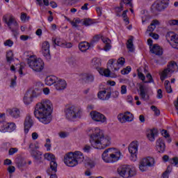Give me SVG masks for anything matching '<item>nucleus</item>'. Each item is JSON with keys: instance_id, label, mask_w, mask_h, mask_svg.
<instances>
[{"instance_id": "obj_23", "label": "nucleus", "mask_w": 178, "mask_h": 178, "mask_svg": "<svg viewBox=\"0 0 178 178\" xmlns=\"http://www.w3.org/2000/svg\"><path fill=\"white\" fill-rule=\"evenodd\" d=\"M58 81V77L51 75L47 76L44 81L47 86H52L53 84H56V81Z\"/></svg>"}, {"instance_id": "obj_28", "label": "nucleus", "mask_w": 178, "mask_h": 178, "mask_svg": "<svg viewBox=\"0 0 178 178\" xmlns=\"http://www.w3.org/2000/svg\"><path fill=\"white\" fill-rule=\"evenodd\" d=\"M170 74H172V73L168 68L164 69L163 72L160 73L161 81H163L167 77H170Z\"/></svg>"}, {"instance_id": "obj_51", "label": "nucleus", "mask_w": 178, "mask_h": 178, "mask_svg": "<svg viewBox=\"0 0 178 178\" xmlns=\"http://www.w3.org/2000/svg\"><path fill=\"white\" fill-rule=\"evenodd\" d=\"M170 163L172 165L174 164L175 166H177L178 168V157H174L170 159Z\"/></svg>"}, {"instance_id": "obj_27", "label": "nucleus", "mask_w": 178, "mask_h": 178, "mask_svg": "<svg viewBox=\"0 0 178 178\" xmlns=\"http://www.w3.org/2000/svg\"><path fill=\"white\" fill-rule=\"evenodd\" d=\"M156 134V129H152L147 131V137L149 141H155V135Z\"/></svg>"}, {"instance_id": "obj_61", "label": "nucleus", "mask_w": 178, "mask_h": 178, "mask_svg": "<svg viewBox=\"0 0 178 178\" xmlns=\"http://www.w3.org/2000/svg\"><path fill=\"white\" fill-rule=\"evenodd\" d=\"M5 47H12L13 45V41L8 40L4 42Z\"/></svg>"}, {"instance_id": "obj_39", "label": "nucleus", "mask_w": 178, "mask_h": 178, "mask_svg": "<svg viewBox=\"0 0 178 178\" xmlns=\"http://www.w3.org/2000/svg\"><path fill=\"white\" fill-rule=\"evenodd\" d=\"M123 1H122L120 3V6L119 7H116L115 8V13H116V16H118V17H120V12H122L123 10Z\"/></svg>"}, {"instance_id": "obj_1", "label": "nucleus", "mask_w": 178, "mask_h": 178, "mask_svg": "<svg viewBox=\"0 0 178 178\" xmlns=\"http://www.w3.org/2000/svg\"><path fill=\"white\" fill-rule=\"evenodd\" d=\"M52 102L49 99H43L36 104L34 115L43 124H49L52 120Z\"/></svg>"}, {"instance_id": "obj_30", "label": "nucleus", "mask_w": 178, "mask_h": 178, "mask_svg": "<svg viewBox=\"0 0 178 178\" xmlns=\"http://www.w3.org/2000/svg\"><path fill=\"white\" fill-rule=\"evenodd\" d=\"M24 102L26 105H29V104H31L33 102V95H31V93L26 92L24 97Z\"/></svg>"}, {"instance_id": "obj_59", "label": "nucleus", "mask_w": 178, "mask_h": 178, "mask_svg": "<svg viewBox=\"0 0 178 178\" xmlns=\"http://www.w3.org/2000/svg\"><path fill=\"white\" fill-rule=\"evenodd\" d=\"M127 92V86L123 85L121 86V94L124 95Z\"/></svg>"}, {"instance_id": "obj_63", "label": "nucleus", "mask_w": 178, "mask_h": 178, "mask_svg": "<svg viewBox=\"0 0 178 178\" xmlns=\"http://www.w3.org/2000/svg\"><path fill=\"white\" fill-rule=\"evenodd\" d=\"M163 97V95H162V89H159L157 90V98H159V99H161Z\"/></svg>"}, {"instance_id": "obj_16", "label": "nucleus", "mask_w": 178, "mask_h": 178, "mask_svg": "<svg viewBox=\"0 0 178 178\" xmlns=\"http://www.w3.org/2000/svg\"><path fill=\"white\" fill-rule=\"evenodd\" d=\"M33 124H34V122L33 121L31 116L30 115H26V117L25 118L24 123V132L26 133V134H27L30 129L33 127Z\"/></svg>"}, {"instance_id": "obj_54", "label": "nucleus", "mask_w": 178, "mask_h": 178, "mask_svg": "<svg viewBox=\"0 0 178 178\" xmlns=\"http://www.w3.org/2000/svg\"><path fill=\"white\" fill-rule=\"evenodd\" d=\"M83 26H90V18H85L81 19Z\"/></svg>"}, {"instance_id": "obj_13", "label": "nucleus", "mask_w": 178, "mask_h": 178, "mask_svg": "<svg viewBox=\"0 0 178 178\" xmlns=\"http://www.w3.org/2000/svg\"><path fill=\"white\" fill-rule=\"evenodd\" d=\"M128 149L131 157L134 158L132 160L136 161L137 159V152H138V142L133 141L131 143Z\"/></svg>"}, {"instance_id": "obj_20", "label": "nucleus", "mask_w": 178, "mask_h": 178, "mask_svg": "<svg viewBox=\"0 0 178 178\" xmlns=\"http://www.w3.org/2000/svg\"><path fill=\"white\" fill-rule=\"evenodd\" d=\"M111 91L102 90L98 92L97 97L102 101H108L111 98Z\"/></svg>"}, {"instance_id": "obj_42", "label": "nucleus", "mask_w": 178, "mask_h": 178, "mask_svg": "<svg viewBox=\"0 0 178 178\" xmlns=\"http://www.w3.org/2000/svg\"><path fill=\"white\" fill-rule=\"evenodd\" d=\"M125 118L127 122H133V119H134V115H133L131 113L127 111L125 113Z\"/></svg>"}, {"instance_id": "obj_3", "label": "nucleus", "mask_w": 178, "mask_h": 178, "mask_svg": "<svg viewBox=\"0 0 178 178\" xmlns=\"http://www.w3.org/2000/svg\"><path fill=\"white\" fill-rule=\"evenodd\" d=\"M84 161V154L80 151L70 152L64 156L63 162L69 168H74Z\"/></svg>"}, {"instance_id": "obj_60", "label": "nucleus", "mask_w": 178, "mask_h": 178, "mask_svg": "<svg viewBox=\"0 0 178 178\" xmlns=\"http://www.w3.org/2000/svg\"><path fill=\"white\" fill-rule=\"evenodd\" d=\"M83 151L85 152V154H88L90 152V145H86L83 146Z\"/></svg>"}, {"instance_id": "obj_53", "label": "nucleus", "mask_w": 178, "mask_h": 178, "mask_svg": "<svg viewBox=\"0 0 178 178\" xmlns=\"http://www.w3.org/2000/svg\"><path fill=\"white\" fill-rule=\"evenodd\" d=\"M58 136L60 138H66V137L69 136V133L61 131L58 134Z\"/></svg>"}, {"instance_id": "obj_64", "label": "nucleus", "mask_w": 178, "mask_h": 178, "mask_svg": "<svg viewBox=\"0 0 178 178\" xmlns=\"http://www.w3.org/2000/svg\"><path fill=\"white\" fill-rule=\"evenodd\" d=\"M104 46V51H108L111 48H112V46L111 45V42L105 43Z\"/></svg>"}, {"instance_id": "obj_26", "label": "nucleus", "mask_w": 178, "mask_h": 178, "mask_svg": "<svg viewBox=\"0 0 178 178\" xmlns=\"http://www.w3.org/2000/svg\"><path fill=\"white\" fill-rule=\"evenodd\" d=\"M15 163L18 169H22L23 166H25L26 164V161L22 156H18L15 159Z\"/></svg>"}, {"instance_id": "obj_14", "label": "nucleus", "mask_w": 178, "mask_h": 178, "mask_svg": "<svg viewBox=\"0 0 178 178\" xmlns=\"http://www.w3.org/2000/svg\"><path fill=\"white\" fill-rule=\"evenodd\" d=\"M90 116L92 119V120H95V122H100L101 123H106V117L104 115V114L93 111L90 112Z\"/></svg>"}, {"instance_id": "obj_6", "label": "nucleus", "mask_w": 178, "mask_h": 178, "mask_svg": "<svg viewBox=\"0 0 178 178\" xmlns=\"http://www.w3.org/2000/svg\"><path fill=\"white\" fill-rule=\"evenodd\" d=\"M118 173L121 177L129 178L134 177L137 175L136 168L130 165H122L118 168Z\"/></svg>"}, {"instance_id": "obj_35", "label": "nucleus", "mask_w": 178, "mask_h": 178, "mask_svg": "<svg viewBox=\"0 0 178 178\" xmlns=\"http://www.w3.org/2000/svg\"><path fill=\"white\" fill-rule=\"evenodd\" d=\"M167 68L171 73H173V72H176L178 69L177 64L174 61L171 62Z\"/></svg>"}, {"instance_id": "obj_15", "label": "nucleus", "mask_w": 178, "mask_h": 178, "mask_svg": "<svg viewBox=\"0 0 178 178\" xmlns=\"http://www.w3.org/2000/svg\"><path fill=\"white\" fill-rule=\"evenodd\" d=\"M49 42L44 41L42 43V54L47 59H51V52L49 51Z\"/></svg>"}, {"instance_id": "obj_29", "label": "nucleus", "mask_w": 178, "mask_h": 178, "mask_svg": "<svg viewBox=\"0 0 178 178\" xmlns=\"http://www.w3.org/2000/svg\"><path fill=\"white\" fill-rule=\"evenodd\" d=\"M98 71L99 74H101L102 76H105V77H111V70L109 68H99Z\"/></svg>"}, {"instance_id": "obj_47", "label": "nucleus", "mask_w": 178, "mask_h": 178, "mask_svg": "<svg viewBox=\"0 0 178 178\" xmlns=\"http://www.w3.org/2000/svg\"><path fill=\"white\" fill-rule=\"evenodd\" d=\"M151 109L152 111H154V115H156V116H159V115H161V111L159 109H158V108H156V106H152Z\"/></svg>"}, {"instance_id": "obj_44", "label": "nucleus", "mask_w": 178, "mask_h": 178, "mask_svg": "<svg viewBox=\"0 0 178 178\" xmlns=\"http://www.w3.org/2000/svg\"><path fill=\"white\" fill-rule=\"evenodd\" d=\"M118 119L121 123H126L127 122L125 114H119L118 116Z\"/></svg>"}, {"instance_id": "obj_4", "label": "nucleus", "mask_w": 178, "mask_h": 178, "mask_svg": "<svg viewBox=\"0 0 178 178\" xmlns=\"http://www.w3.org/2000/svg\"><path fill=\"white\" fill-rule=\"evenodd\" d=\"M64 113L66 119L71 122H74L76 119H80L83 115V110L81 108L74 105L66 106Z\"/></svg>"}, {"instance_id": "obj_24", "label": "nucleus", "mask_w": 178, "mask_h": 178, "mask_svg": "<svg viewBox=\"0 0 178 178\" xmlns=\"http://www.w3.org/2000/svg\"><path fill=\"white\" fill-rule=\"evenodd\" d=\"M150 52L152 54H154L155 55L161 56L163 54V51H162V49L159 45L154 44L152 48L150 47Z\"/></svg>"}, {"instance_id": "obj_46", "label": "nucleus", "mask_w": 178, "mask_h": 178, "mask_svg": "<svg viewBox=\"0 0 178 178\" xmlns=\"http://www.w3.org/2000/svg\"><path fill=\"white\" fill-rule=\"evenodd\" d=\"M45 148H47V151H51V139L47 138L46 139V143L44 145Z\"/></svg>"}, {"instance_id": "obj_37", "label": "nucleus", "mask_w": 178, "mask_h": 178, "mask_svg": "<svg viewBox=\"0 0 178 178\" xmlns=\"http://www.w3.org/2000/svg\"><path fill=\"white\" fill-rule=\"evenodd\" d=\"M139 90L140 91V96L141 97L142 99H147V94L145 93V87L144 86L140 85L139 87Z\"/></svg>"}, {"instance_id": "obj_49", "label": "nucleus", "mask_w": 178, "mask_h": 178, "mask_svg": "<svg viewBox=\"0 0 178 178\" xmlns=\"http://www.w3.org/2000/svg\"><path fill=\"white\" fill-rule=\"evenodd\" d=\"M115 62H116V59H113V58H112V59H110L109 60H108V63H107V65H108V67H109V68H111V70L113 69V63H115Z\"/></svg>"}, {"instance_id": "obj_10", "label": "nucleus", "mask_w": 178, "mask_h": 178, "mask_svg": "<svg viewBox=\"0 0 178 178\" xmlns=\"http://www.w3.org/2000/svg\"><path fill=\"white\" fill-rule=\"evenodd\" d=\"M168 6H169V0H158L152 6V9L161 12V10H165Z\"/></svg>"}, {"instance_id": "obj_9", "label": "nucleus", "mask_w": 178, "mask_h": 178, "mask_svg": "<svg viewBox=\"0 0 178 178\" xmlns=\"http://www.w3.org/2000/svg\"><path fill=\"white\" fill-rule=\"evenodd\" d=\"M3 22H5V23H6L10 30H11V31H13V33H16V31L19 30V24H17V22H16V19H15V17H13V16H10L8 20L6 16L4 15L3 17Z\"/></svg>"}, {"instance_id": "obj_45", "label": "nucleus", "mask_w": 178, "mask_h": 178, "mask_svg": "<svg viewBox=\"0 0 178 178\" xmlns=\"http://www.w3.org/2000/svg\"><path fill=\"white\" fill-rule=\"evenodd\" d=\"M130 72H131V67L130 66H127V67L121 70L122 74H129Z\"/></svg>"}, {"instance_id": "obj_40", "label": "nucleus", "mask_w": 178, "mask_h": 178, "mask_svg": "<svg viewBox=\"0 0 178 178\" xmlns=\"http://www.w3.org/2000/svg\"><path fill=\"white\" fill-rule=\"evenodd\" d=\"M170 45L175 49H178V35L175 36V38L172 42H170Z\"/></svg>"}, {"instance_id": "obj_41", "label": "nucleus", "mask_w": 178, "mask_h": 178, "mask_svg": "<svg viewBox=\"0 0 178 178\" xmlns=\"http://www.w3.org/2000/svg\"><path fill=\"white\" fill-rule=\"evenodd\" d=\"M41 152H32V156L35 159L36 161H41L42 159V157L41 156Z\"/></svg>"}, {"instance_id": "obj_50", "label": "nucleus", "mask_w": 178, "mask_h": 178, "mask_svg": "<svg viewBox=\"0 0 178 178\" xmlns=\"http://www.w3.org/2000/svg\"><path fill=\"white\" fill-rule=\"evenodd\" d=\"M47 172L50 176V178H58V176H56V174H54L56 172H52V170H51V168L47 170Z\"/></svg>"}, {"instance_id": "obj_36", "label": "nucleus", "mask_w": 178, "mask_h": 178, "mask_svg": "<svg viewBox=\"0 0 178 178\" xmlns=\"http://www.w3.org/2000/svg\"><path fill=\"white\" fill-rule=\"evenodd\" d=\"M16 130V124L13 122H7V133H12Z\"/></svg>"}, {"instance_id": "obj_31", "label": "nucleus", "mask_w": 178, "mask_h": 178, "mask_svg": "<svg viewBox=\"0 0 178 178\" xmlns=\"http://www.w3.org/2000/svg\"><path fill=\"white\" fill-rule=\"evenodd\" d=\"M177 37V35L175 34L173 32H168L165 35V38L168 42H172Z\"/></svg>"}, {"instance_id": "obj_18", "label": "nucleus", "mask_w": 178, "mask_h": 178, "mask_svg": "<svg viewBox=\"0 0 178 178\" xmlns=\"http://www.w3.org/2000/svg\"><path fill=\"white\" fill-rule=\"evenodd\" d=\"M54 87L56 90H57L58 91H60L62 90H65V88L67 87V83H66V81H65L64 79L57 78V81L54 84Z\"/></svg>"}, {"instance_id": "obj_25", "label": "nucleus", "mask_w": 178, "mask_h": 178, "mask_svg": "<svg viewBox=\"0 0 178 178\" xmlns=\"http://www.w3.org/2000/svg\"><path fill=\"white\" fill-rule=\"evenodd\" d=\"M79 49L81 52H86L90 49V43L88 42H81L79 44Z\"/></svg>"}, {"instance_id": "obj_17", "label": "nucleus", "mask_w": 178, "mask_h": 178, "mask_svg": "<svg viewBox=\"0 0 178 178\" xmlns=\"http://www.w3.org/2000/svg\"><path fill=\"white\" fill-rule=\"evenodd\" d=\"M53 42L55 44V45L61 47L62 48H72V47H73L72 42H63L62 39L59 38H56V39L53 40Z\"/></svg>"}, {"instance_id": "obj_7", "label": "nucleus", "mask_w": 178, "mask_h": 178, "mask_svg": "<svg viewBox=\"0 0 178 178\" xmlns=\"http://www.w3.org/2000/svg\"><path fill=\"white\" fill-rule=\"evenodd\" d=\"M28 65L34 72H40L44 70V61L41 58L30 57L28 60Z\"/></svg>"}, {"instance_id": "obj_38", "label": "nucleus", "mask_w": 178, "mask_h": 178, "mask_svg": "<svg viewBox=\"0 0 178 178\" xmlns=\"http://www.w3.org/2000/svg\"><path fill=\"white\" fill-rule=\"evenodd\" d=\"M7 124L6 122H0V131L1 133H7Z\"/></svg>"}, {"instance_id": "obj_52", "label": "nucleus", "mask_w": 178, "mask_h": 178, "mask_svg": "<svg viewBox=\"0 0 178 178\" xmlns=\"http://www.w3.org/2000/svg\"><path fill=\"white\" fill-rule=\"evenodd\" d=\"M95 165H97V159H92L90 161V168H95Z\"/></svg>"}, {"instance_id": "obj_22", "label": "nucleus", "mask_w": 178, "mask_h": 178, "mask_svg": "<svg viewBox=\"0 0 178 178\" xmlns=\"http://www.w3.org/2000/svg\"><path fill=\"white\" fill-rule=\"evenodd\" d=\"M8 113L11 116L12 118H14L15 119H17L18 118H20V110L17 108H13L12 109L7 110Z\"/></svg>"}, {"instance_id": "obj_2", "label": "nucleus", "mask_w": 178, "mask_h": 178, "mask_svg": "<svg viewBox=\"0 0 178 178\" xmlns=\"http://www.w3.org/2000/svg\"><path fill=\"white\" fill-rule=\"evenodd\" d=\"M92 134L90 135V144L93 148L96 149H103L111 145V137L105 136L104 131L99 127L90 129Z\"/></svg>"}, {"instance_id": "obj_55", "label": "nucleus", "mask_w": 178, "mask_h": 178, "mask_svg": "<svg viewBox=\"0 0 178 178\" xmlns=\"http://www.w3.org/2000/svg\"><path fill=\"white\" fill-rule=\"evenodd\" d=\"M168 24H170V26H177L178 20L171 19V20L168 21Z\"/></svg>"}, {"instance_id": "obj_8", "label": "nucleus", "mask_w": 178, "mask_h": 178, "mask_svg": "<svg viewBox=\"0 0 178 178\" xmlns=\"http://www.w3.org/2000/svg\"><path fill=\"white\" fill-rule=\"evenodd\" d=\"M155 165V159L148 156L140 160L139 163V169L141 172H147L148 168H152Z\"/></svg>"}, {"instance_id": "obj_11", "label": "nucleus", "mask_w": 178, "mask_h": 178, "mask_svg": "<svg viewBox=\"0 0 178 178\" xmlns=\"http://www.w3.org/2000/svg\"><path fill=\"white\" fill-rule=\"evenodd\" d=\"M159 24H161V23L158 21V19H154L146 31V33H149V35L154 40H158L159 38V35L152 32L155 30V29H156V26H159Z\"/></svg>"}, {"instance_id": "obj_56", "label": "nucleus", "mask_w": 178, "mask_h": 178, "mask_svg": "<svg viewBox=\"0 0 178 178\" xmlns=\"http://www.w3.org/2000/svg\"><path fill=\"white\" fill-rule=\"evenodd\" d=\"M146 77L148 79V81H145V83H154V79H152V75H151V74H147Z\"/></svg>"}, {"instance_id": "obj_48", "label": "nucleus", "mask_w": 178, "mask_h": 178, "mask_svg": "<svg viewBox=\"0 0 178 178\" xmlns=\"http://www.w3.org/2000/svg\"><path fill=\"white\" fill-rule=\"evenodd\" d=\"M41 94V90H38V89H35L32 91V94H31L32 95V98L34 97H38V95H40Z\"/></svg>"}, {"instance_id": "obj_62", "label": "nucleus", "mask_w": 178, "mask_h": 178, "mask_svg": "<svg viewBox=\"0 0 178 178\" xmlns=\"http://www.w3.org/2000/svg\"><path fill=\"white\" fill-rule=\"evenodd\" d=\"M15 170H16V168L13 165H10L8 168V171L9 173H15Z\"/></svg>"}, {"instance_id": "obj_58", "label": "nucleus", "mask_w": 178, "mask_h": 178, "mask_svg": "<svg viewBox=\"0 0 178 178\" xmlns=\"http://www.w3.org/2000/svg\"><path fill=\"white\" fill-rule=\"evenodd\" d=\"M17 148L15 147V148H10L8 151V154L9 155H13L14 154H16V152H17Z\"/></svg>"}, {"instance_id": "obj_33", "label": "nucleus", "mask_w": 178, "mask_h": 178, "mask_svg": "<svg viewBox=\"0 0 178 178\" xmlns=\"http://www.w3.org/2000/svg\"><path fill=\"white\" fill-rule=\"evenodd\" d=\"M91 65L94 69H98L101 66V60L99 58H95L92 60Z\"/></svg>"}, {"instance_id": "obj_57", "label": "nucleus", "mask_w": 178, "mask_h": 178, "mask_svg": "<svg viewBox=\"0 0 178 178\" xmlns=\"http://www.w3.org/2000/svg\"><path fill=\"white\" fill-rule=\"evenodd\" d=\"M100 38H101V36H99V35H96L95 36H94L90 44H94V42H97V41H99Z\"/></svg>"}, {"instance_id": "obj_32", "label": "nucleus", "mask_w": 178, "mask_h": 178, "mask_svg": "<svg viewBox=\"0 0 178 178\" xmlns=\"http://www.w3.org/2000/svg\"><path fill=\"white\" fill-rule=\"evenodd\" d=\"M124 58L121 57L120 58H118V60H117V63H115V70H119V69H120V67H122V66H123V65H124Z\"/></svg>"}, {"instance_id": "obj_5", "label": "nucleus", "mask_w": 178, "mask_h": 178, "mask_svg": "<svg viewBox=\"0 0 178 178\" xmlns=\"http://www.w3.org/2000/svg\"><path fill=\"white\" fill-rule=\"evenodd\" d=\"M112 150V148H108L103 152L102 154V158L106 163H113V162H118L120 159V155L122 153L120 152L115 154L109 153Z\"/></svg>"}, {"instance_id": "obj_34", "label": "nucleus", "mask_w": 178, "mask_h": 178, "mask_svg": "<svg viewBox=\"0 0 178 178\" xmlns=\"http://www.w3.org/2000/svg\"><path fill=\"white\" fill-rule=\"evenodd\" d=\"M127 48L130 51V52H133L134 51V44H133V36H131L127 42Z\"/></svg>"}, {"instance_id": "obj_19", "label": "nucleus", "mask_w": 178, "mask_h": 178, "mask_svg": "<svg viewBox=\"0 0 178 178\" xmlns=\"http://www.w3.org/2000/svg\"><path fill=\"white\" fill-rule=\"evenodd\" d=\"M166 146L165 145V140L162 138H159L156 141V149L158 152H160V154H163V152H165V148Z\"/></svg>"}, {"instance_id": "obj_12", "label": "nucleus", "mask_w": 178, "mask_h": 178, "mask_svg": "<svg viewBox=\"0 0 178 178\" xmlns=\"http://www.w3.org/2000/svg\"><path fill=\"white\" fill-rule=\"evenodd\" d=\"M44 158L47 161H50V169L51 172L56 173L58 172V163H56L55 155L51 153H47L44 154Z\"/></svg>"}, {"instance_id": "obj_43", "label": "nucleus", "mask_w": 178, "mask_h": 178, "mask_svg": "<svg viewBox=\"0 0 178 178\" xmlns=\"http://www.w3.org/2000/svg\"><path fill=\"white\" fill-rule=\"evenodd\" d=\"M6 59H7V62H8V63H10V62L13 60V52L10 51H8L6 54Z\"/></svg>"}, {"instance_id": "obj_21", "label": "nucleus", "mask_w": 178, "mask_h": 178, "mask_svg": "<svg viewBox=\"0 0 178 178\" xmlns=\"http://www.w3.org/2000/svg\"><path fill=\"white\" fill-rule=\"evenodd\" d=\"M79 81L81 84L85 86V84H88L90 83V74L83 73L79 75Z\"/></svg>"}]
</instances>
